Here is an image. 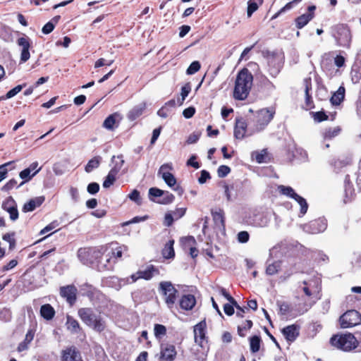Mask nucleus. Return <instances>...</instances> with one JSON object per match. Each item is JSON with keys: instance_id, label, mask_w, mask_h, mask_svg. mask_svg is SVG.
<instances>
[{"instance_id": "35", "label": "nucleus", "mask_w": 361, "mask_h": 361, "mask_svg": "<svg viewBox=\"0 0 361 361\" xmlns=\"http://www.w3.org/2000/svg\"><path fill=\"white\" fill-rule=\"evenodd\" d=\"M341 130L342 129L340 126H336L334 128L330 127L324 130L322 135L325 140H331L338 136L341 133Z\"/></svg>"}, {"instance_id": "23", "label": "nucleus", "mask_w": 361, "mask_h": 361, "mask_svg": "<svg viewBox=\"0 0 361 361\" xmlns=\"http://www.w3.org/2000/svg\"><path fill=\"white\" fill-rule=\"evenodd\" d=\"M84 287H85L83 289L85 290V295L90 299V301L94 302L97 300H99L104 297L103 293L93 286L85 283Z\"/></svg>"}, {"instance_id": "31", "label": "nucleus", "mask_w": 361, "mask_h": 361, "mask_svg": "<svg viewBox=\"0 0 361 361\" xmlns=\"http://www.w3.org/2000/svg\"><path fill=\"white\" fill-rule=\"evenodd\" d=\"M175 243L174 240H169L164 245V247L161 250L162 256L164 259H173L175 257V251L173 245Z\"/></svg>"}, {"instance_id": "40", "label": "nucleus", "mask_w": 361, "mask_h": 361, "mask_svg": "<svg viewBox=\"0 0 361 361\" xmlns=\"http://www.w3.org/2000/svg\"><path fill=\"white\" fill-rule=\"evenodd\" d=\"M25 86H26L25 83L16 86L15 87H13L11 90H9L5 95L0 97V101L4 100V99H10V98L14 97L18 92H20L23 90V88L25 87Z\"/></svg>"}, {"instance_id": "33", "label": "nucleus", "mask_w": 361, "mask_h": 361, "mask_svg": "<svg viewBox=\"0 0 361 361\" xmlns=\"http://www.w3.org/2000/svg\"><path fill=\"white\" fill-rule=\"evenodd\" d=\"M250 350L252 353H256L259 351L262 344V340L260 336L254 335L249 338Z\"/></svg>"}, {"instance_id": "20", "label": "nucleus", "mask_w": 361, "mask_h": 361, "mask_svg": "<svg viewBox=\"0 0 361 361\" xmlns=\"http://www.w3.org/2000/svg\"><path fill=\"white\" fill-rule=\"evenodd\" d=\"M121 120V114L115 112L106 118L103 123V127L107 130H113L119 126Z\"/></svg>"}, {"instance_id": "8", "label": "nucleus", "mask_w": 361, "mask_h": 361, "mask_svg": "<svg viewBox=\"0 0 361 361\" xmlns=\"http://www.w3.org/2000/svg\"><path fill=\"white\" fill-rule=\"evenodd\" d=\"M341 327L350 328L361 324V314L355 310H350L343 313L339 318Z\"/></svg>"}, {"instance_id": "53", "label": "nucleus", "mask_w": 361, "mask_h": 361, "mask_svg": "<svg viewBox=\"0 0 361 361\" xmlns=\"http://www.w3.org/2000/svg\"><path fill=\"white\" fill-rule=\"evenodd\" d=\"M231 172V168L226 165H221L217 169V174L219 178L226 177Z\"/></svg>"}, {"instance_id": "15", "label": "nucleus", "mask_w": 361, "mask_h": 361, "mask_svg": "<svg viewBox=\"0 0 361 361\" xmlns=\"http://www.w3.org/2000/svg\"><path fill=\"white\" fill-rule=\"evenodd\" d=\"M305 85V104L302 108L306 110H311L314 108V103L311 95L312 90V80L310 78L304 79Z\"/></svg>"}, {"instance_id": "30", "label": "nucleus", "mask_w": 361, "mask_h": 361, "mask_svg": "<svg viewBox=\"0 0 361 361\" xmlns=\"http://www.w3.org/2000/svg\"><path fill=\"white\" fill-rule=\"evenodd\" d=\"M345 87L343 86H340L338 90L333 94L330 99V102L332 104V105H340L345 99Z\"/></svg>"}, {"instance_id": "13", "label": "nucleus", "mask_w": 361, "mask_h": 361, "mask_svg": "<svg viewBox=\"0 0 361 361\" xmlns=\"http://www.w3.org/2000/svg\"><path fill=\"white\" fill-rule=\"evenodd\" d=\"M61 361H82V360L80 350L75 345H71L61 350Z\"/></svg>"}, {"instance_id": "50", "label": "nucleus", "mask_w": 361, "mask_h": 361, "mask_svg": "<svg viewBox=\"0 0 361 361\" xmlns=\"http://www.w3.org/2000/svg\"><path fill=\"white\" fill-rule=\"evenodd\" d=\"M5 211L9 214V218L11 221H15L18 219L19 213L17 205L14 207H8Z\"/></svg>"}, {"instance_id": "39", "label": "nucleus", "mask_w": 361, "mask_h": 361, "mask_svg": "<svg viewBox=\"0 0 361 361\" xmlns=\"http://www.w3.org/2000/svg\"><path fill=\"white\" fill-rule=\"evenodd\" d=\"M16 233L15 232L12 233H6L3 235L2 239L9 244V250H13L16 248Z\"/></svg>"}, {"instance_id": "49", "label": "nucleus", "mask_w": 361, "mask_h": 361, "mask_svg": "<svg viewBox=\"0 0 361 361\" xmlns=\"http://www.w3.org/2000/svg\"><path fill=\"white\" fill-rule=\"evenodd\" d=\"M311 114L312 116L314 121L318 123L327 121L329 118V116L324 111L311 112Z\"/></svg>"}, {"instance_id": "58", "label": "nucleus", "mask_w": 361, "mask_h": 361, "mask_svg": "<svg viewBox=\"0 0 361 361\" xmlns=\"http://www.w3.org/2000/svg\"><path fill=\"white\" fill-rule=\"evenodd\" d=\"M17 180L14 178L9 180L1 188L2 191L8 192L15 187H18Z\"/></svg>"}, {"instance_id": "46", "label": "nucleus", "mask_w": 361, "mask_h": 361, "mask_svg": "<svg viewBox=\"0 0 361 361\" xmlns=\"http://www.w3.org/2000/svg\"><path fill=\"white\" fill-rule=\"evenodd\" d=\"M278 190L281 194L289 197L292 199H294L295 195H297L295 190L290 186L281 185L278 187Z\"/></svg>"}, {"instance_id": "5", "label": "nucleus", "mask_w": 361, "mask_h": 361, "mask_svg": "<svg viewBox=\"0 0 361 361\" xmlns=\"http://www.w3.org/2000/svg\"><path fill=\"white\" fill-rule=\"evenodd\" d=\"M159 289L164 296V300L169 308H172L178 297V291L171 281H161L159 283Z\"/></svg>"}, {"instance_id": "56", "label": "nucleus", "mask_w": 361, "mask_h": 361, "mask_svg": "<svg viewBox=\"0 0 361 361\" xmlns=\"http://www.w3.org/2000/svg\"><path fill=\"white\" fill-rule=\"evenodd\" d=\"M59 226V223L57 220H54L49 223L47 226H46L43 229H42L39 232V234H44Z\"/></svg>"}, {"instance_id": "17", "label": "nucleus", "mask_w": 361, "mask_h": 361, "mask_svg": "<svg viewBox=\"0 0 361 361\" xmlns=\"http://www.w3.org/2000/svg\"><path fill=\"white\" fill-rule=\"evenodd\" d=\"M17 44L21 47L20 61L23 62L27 61L30 56L29 49L31 47V43L29 37L25 36L18 38Z\"/></svg>"}, {"instance_id": "44", "label": "nucleus", "mask_w": 361, "mask_h": 361, "mask_svg": "<svg viewBox=\"0 0 361 361\" xmlns=\"http://www.w3.org/2000/svg\"><path fill=\"white\" fill-rule=\"evenodd\" d=\"M101 157H94L92 159H90L87 165L85 166V170L87 173L91 172L94 169H97L99 167L100 164Z\"/></svg>"}, {"instance_id": "54", "label": "nucleus", "mask_w": 361, "mask_h": 361, "mask_svg": "<svg viewBox=\"0 0 361 361\" xmlns=\"http://www.w3.org/2000/svg\"><path fill=\"white\" fill-rule=\"evenodd\" d=\"M163 195H164V197L159 202V203L163 204H170L175 199L174 195L172 193L169 192V191H164V194Z\"/></svg>"}, {"instance_id": "64", "label": "nucleus", "mask_w": 361, "mask_h": 361, "mask_svg": "<svg viewBox=\"0 0 361 361\" xmlns=\"http://www.w3.org/2000/svg\"><path fill=\"white\" fill-rule=\"evenodd\" d=\"M87 192L91 195H94L97 193L99 190V185L97 183L93 182L90 183L87 185Z\"/></svg>"}, {"instance_id": "52", "label": "nucleus", "mask_w": 361, "mask_h": 361, "mask_svg": "<svg viewBox=\"0 0 361 361\" xmlns=\"http://www.w3.org/2000/svg\"><path fill=\"white\" fill-rule=\"evenodd\" d=\"M18 264V260L17 258L16 259H13L11 260H10L8 262H7L6 264H4L2 267H1V271L2 272H6V271H8L13 268H15Z\"/></svg>"}, {"instance_id": "10", "label": "nucleus", "mask_w": 361, "mask_h": 361, "mask_svg": "<svg viewBox=\"0 0 361 361\" xmlns=\"http://www.w3.org/2000/svg\"><path fill=\"white\" fill-rule=\"evenodd\" d=\"M65 326L67 331L71 334L77 335L78 337L81 338V340L86 338V334L83 328L81 326L79 322L73 317L67 314Z\"/></svg>"}, {"instance_id": "26", "label": "nucleus", "mask_w": 361, "mask_h": 361, "mask_svg": "<svg viewBox=\"0 0 361 361\" xmlns=\"http://www.w3.org/2000/svg\"><path fill=\"white\" fill-rule=\"evenodd\" d=\"M95 252V251H93V253ZM77 255L80 261L84 264H89L92 262L91 259L92 250L91 248L81 247L78 250Z\"/></svg>"}, {"instance_id": "28", "label": "nucleus", "mask_w": 361, "mask_h": 361, "mask_svg": "<svg viewBox=\"0 0 361 361\" xmlns=\"http://www.w3.org/2000/svg\"><path fill=\"white\" fill-rule=\"evenodd\" d=\"M344 187H345V202H350L355 196V189L353 188V185L350 180V176L348 174H347L345 177Z\"/></svg>"}, {"instance_id": "19", "label": "nucleus", "mask_w": 361, "mask_h": 361, "mask_svg": "<svg viewBox=\"0 0 361 361\" xmlns=\"http://www.w3.org/2000/svg\"><path fill=\"white\" fill-rule=\"evenodd\" d=\"M315 9V6H310L307 8L308 13H304L295 19V25L298 29L304 27L314 18Z\"/></svg>"}, {"instance_id": "27", "label": "nucleus", "mask_w": 361, "mask_h": 361, "mask_svg": "<svg viewBox=\"0 0 361 361\" xmlns=\"http://www.w3.org/2000/svg\"><path fill=\"white\" fill-rule=\"evenodd\" d=\"M35 334L34 329H30L25 334V339L20 342L17 348L18 352H23L28 349L30 343L32 341Z\"/></svg>"}, {"instance_id": "24", "label": "nucleus", "mask_w": 361, "mask_h": 361, "mask_svg": "<svg viewBox=\"0 0 361 361\" xmlns=\"http://www.w3.org/2000/svg\"><path fill=\"white\" fill-rule=\"evenodd\" d=\"M159 269L152 264L147 266L145 270L137 271V274H139L138 277H140V279H145L146 281L150 280L153 276L159 275Z\"/></svg>"}, {"instance_id": "14", "label": "nucleus", "mask_w": 361, "mask_h": 361, "mask_svg": "<svg viewBox=\"0 0 361 361\" xmlns=\"http://www.w3.org/2000/svg\"><path fill=\"white\" fill-rule=\"evenodd\" d=\"M300 326L299 324H293L288 325L281 329V333L288 343L296 341L300 336Z\"/></svg>"}, {"instance_id": "61", "label": "nucleus", "mask_w": 361, "mask_h": 361, "mask_svg": "<svg viewBox=\"0 0 361 361\" xmlns=\"http://www.w3.org/2000/svg\"><path fill=\"white\" fill-rule=\"evenodd\" d=\"M17 203L13 200L12 197H8L6 200H4L2 203V209L4 210L7 209L8 207H14V206H16Z\"/></svg>"}, {"instance_id": "6", "label": "nucleus", "mask_w": 361, "mask_h": 361, "mask_svg": "<svg viewBox=\"0 0 361 361\" xmlns=\"http://www.w3.org/2000/svg\"><path fill=\"white\" fill-rule=\"evenodd\" d=\"M274 117V113L267 109H262L257 111L252 118L255 129L259 132L265 128Z\"/></svg>"}, {"instance_id": "42", "label": "nucleus", "mask_w": 361, "mask_h": 361, "mask_svg": "<svg viewBox=\"0 0 361 361\" xmlns=\"http://www.w3.org/2000/svg\"><path fill=\"white\" fill-rule=\"evenodd\" d=\"M281 261H275L273 263L269 264L266 269V274L267 275H274L279 272L281 269Z\"/></svg>"}, {"instance_id": "4", "label": "nucleus", "mask_w": 361, "mask_h": 361, "mask_svg": "<svg viewBox=\"0 0 361 361\" xmlns=\"http://www.w3.org/2000/svg\"><path fill=\"white\" fill-rule=\"evenodd\" d=\"M330 343L334 348L345 352L355 349L359 345L357 338L350 333L333 335Z\"/></svg>"}, {"instance_id": "34", "label": "nucleus", "mask_w": 361, "mask_h": 361, "mask_svg": "<svg viewBox=\"0 0 361 361\" xmlns=\"http://www.w3.org/2000/svg\"><path fill=\"white\" fill-rule=\"evenodd\" d=\"M212 216L214 224L219 227H225V217L224 212L221 209H219L218 211H212Z\"/></svg>"}, {"instance_id": "48", "label": "nucleus", "mask_w": 361, "mask_h": 361, "mask_svg": "<svg viewBox=\"0 0 361 361\" xmlns=\"http://www.w3.org/2000/svg\"><path fill=\"white\" fill-rule=\"evenodd\" d=\"M190 91L191 87L189 84H186L185 85L182 87L180 93L181 98H178V103L179 104V105H182L183 104V102L185 101V98L188 97Z\"/></svg>"}, {"instance_id": "3", "label": "nucleus", "mask_w": 361, "mask_h": 361, "mask_svg": "<svg viewBox=\"0 0 361 361\" xmlns=\"http://www.w3.org/2000/svg\"><path fill=\"white\" fill-rule=\"evenodd\" d=\"M78 315L82 322L94 331L101 333L106 329L105 320L100 316H97L92 308L81 307L78 310Z\"/></svg>"}, {"instance_id": "60", "label": "nucleus", "mask_w": 361, "mask_h": 361, "mask_svg": "<svg viewBox=\"0 0 361 361\" xmlns=\"http://www.w3.org/2000/svg\"><path fill=\"white\" fill-rule=\"evenodd\" d=\"M128 197L130 198V200H131L132 201H134L137 204H141L140 194V192L137 190H136V189L133 190L128 195Z\"/></svg>"}, {"instance_id": "37", "label": "nucleus", "mask_w": 361, "mask_h": 361, "mask_svg": "<svg viewBox=\"0 0 361 361\" xmlns=\"http://www.w3.org/2000/svg\"><path fill=\"white\" fill-rule=\"evenodd\" d=\"M167 334L166 327L160 324H155L154 326V334L157 339L161 340Z\"/></svg>"}, {"instance_id": "18", "label": "nucleus", "mask_w": 361, "mask_h": 361, "mask_svg": "<svg viewBox=\"0 0 361 361\" xmlns=\"http://www.w3.org/2000/svg\"><path fill=\"white\" fill-rule=\"evenodd\" d=\"M247 123L243 117L235 118L234 126V137L235 139L242 140L245 137L247 133Z\"/></svg>"}, {"instance_id": "36", "label": "nucleus", "mask_w": 361, "mask_h": 361, "mask_svg": "<svg viewBox=\"0 0 361 361\" xmlns=\"http://www.w3.org/2000/svg\"><path fill=\"white\" fill-rule=\"evenodd\" d=\"M41 169V168L37 169L32 174H31V171H30V169H28L27 168L23 170L22 171L20 172L19 173V176L20 178H22L23 180V181H22L18 187H20L21 185H23L25 183L29 181L30 180H31V178L37 173L39 171V170Z\"/></svg>"}, {"instance_id": "59", "label": "nucleus", "mask_w": 361, "mask_h": 361, "mask_svg": "<svg viewBox=\"0 0 361 361\" xmlns=\"http://www.w3.org/2000/svg\"><path fill=\"white\" fill-rule=\"evenodd\" d=\"M13 161H8L0 165V182L6 178L8 173L7 166L11 164Z\"/></svg>"}, {"instance_id": "43", "label": "nucleus", "mask_w": 361, "mask_h": 361, "mask_svg": "<svg viewBox=\"0 0 361 361\" xmlns=\"http://www.w3.org/2000/svg\"><path fill=\"white\" fill-rule=\"evenodd\" d=\"M253 326V322L250 319H247L245 321L244 324L242 326H238L237 328L238 334L240 337H245V331L250 330Z\"/></svg>"}, {"instance_id": "9", "label": "nucleus", "mask_w": 361, "mask_h": 361, "mask_svg": "<svg viewBox=\"0 0 361 361\" xmlns=\"http://www.w3.org/2000/svg\"><path fill=\"white\" fill-rule=\"evenodd\" d=\"M334 36L340 46H350L351 41L350 32L345 25H338L335 27V32Z\"/></svg>"}, {"instance_id": "22", "label": "nucleus", "mask_w": 361, "mask_h": 361, "mask_svg": "<svg viewBox=\"0 0 361 361\" xmlns=\"http://www.w3.org/2000/svg\"><path fill=\"white\" fill-rule=\"evenodd\" d=\"M112 245L113 243L111 244V245ZM106 250H109L108 252L109 258L106 259L107 262H109L111 259H114L115 263L122 257L123 252L128 250V247L126 245L116 246V247L110 246Z\"/></svg>"}, {"instance_id": "16", "label": "nucleus", "mask_w": 361, "mask_h": 361, "mask_svg": "<svg viewBox=\"0 0 361 361\" xmlns=\"http://www.w3.org/2000/svg\"><path fill=\"white\" fill-rule=\"evenodd\" d=\"M124 160L121 159L119 163H116L113 168L111 169L108 175L106 176L103 183V187L105 188L112 185L116 180V176L123 166Z\"/></svg>"}, {"instance_id": "7", "label": "nucleus", "mask_w": 361, "mask_h": 361, "mask_svg": "<svg viewBox=\"0 0 361 361\" xmlns=\"http://www.w3.org/2000/svg\"><path fill=\"white\" fill-rule=\"evenodd\" d=\"M172 170V167L169 164H164L161 166L159 169L158 173L161 175L165 183L171 188L176 191H178L179 195L183 193L182 188L177 185L176 178L175 176L170 172Z\"/></svg>"}, {"instance_id": "45", "label": "nucleus", "mask_w": 361, "mask_h": 361, "mask_svg": "<svg viewBox=\"0 0 361 361\" xmlns=\"http://www.w3.org/2000/svg\"><path fill=\"white\" fill-rule=\"evenodd\" d=\"M180 243L184 249L190 248L195 246L197 242L195 238L192 235L183 237L180 238Z\"/></svg>"}, {"instance_id": "47", "label": "nucleus", "mask_w": 361, "mask_h": 361, "mask_svg": "<svg viewBox=\"0 0 361 361\" xmlns=\"http://www.w3.org/2000/svg\"><path fill=\"white\" fill-rule=\"evenodd\" d=\"M294 200L300 204V213L304 215L306 214L307 209H308V204L307 203V201L305 198L300 196L298 194L295 195V197H294Z\"/></svg>"}, {"instance_id": "25", "label": "nucleus", "mask_w": 361, "mask_h": 361, "mask_svg": "<svg viewBox=\"0 0 361 361\" xmlns=\"http://www.w3.org/2000/svg\"><path fill=\"white\" fill-rule=\"evenodd\" d=\"M195 297L192 294L183 295L179 300V305L180 308L185 310H192L195 305Z\"/></svg>"}, {"instance_id": "38", "label": "nucleus", "mask_w": 361, "mask_h": 361, "mask_svg": "<svg viewBox=\"0 0 361 361\" xmlns=\"http://www.w3.org/2000/svg\"><path fill=\"white\" fill-rule=\"evenodd\" d=\"M143 111V107L135 106L128 113L127 117L131 121H135L142 114Z\"/></svg>"}, {"instance_id": "57", "label": "nucleus", "mask_w": 361, "mask_h": 361, "mask_svg": "<svg viewBox=\"0 0 361 361\" xmlns=\"http://www.w3.org/2000/svg\"><path fill=\"white\" fill-rule=\"evenodd\" d=\"M148 219H149V216L147 215H145L143 216H135L134 218H133L130 221L123 222L122 224V226H128V225L131 224L139 223L140 221H145V220H147Z\"/></svg>"}, {"instance_id": "2", "label": "nucleus", "mask_w": 361, "mask_h": 361, "mask_svg": "<svg viewBox=\"0 0 361 361\" xmlns=\"http://www.w3.org/2000/svg\"><path fill=\"white\" fill-rule=\"evenodd\" d=\"M194 339L195 343L201 347L202 350L195 353L196 360L204 361L206 360L209 349L208 336H207V323L205 319L202 320L193 327Z\"/></svg>"}, {"instance_id": "41", "label": "nucleus", "mask_w": 361, "mask_h": 361, "mask_svg": "<svg viewBox=\"0 0 361 361\" xmlns=\"http://www.w3.org/2000/svg\"><path fill=\"white\" fill-rule=\"evenodd\" d=\"M262 2L263 0H250L247 2V16L250 17L252 13L257 10L259 6L261 5Z\"/></svg>"}, {"instance_id": "32", "label": "nucleus", "mask_w": 361, "mask_h": 361, "mask_svg": "<svg viewBox=\"0 0 361 361\" xmlns=\"http://www.w3.org/2000/svg\"><path fill=\"white\" fill-rule=\"evenodd\" d=\"M55 314V310L50 304L42 305L40 307V315L46 320L52 319Z\"/></svg>"}, {"instance_id": "12", "label": "nucleus", "mask_w": 361, "mask_h": 361, "mask_svg": "<svg viewBox=\"0 0 361 361\" xmlns=\"http://www.w3.org/2000/svg\"><path fill=\"white\" fill-rule=\"evenodd\" d=\"M177 357L176 346L171 343H161L160 345L159 357L163 361H174Z\"/></svg>"}, {"instance_id": "55", "label": "nucleus", "mask_w": 361, "mask_h": 361, "mask_svg": "<svg viewBox=\"0 0 361 361\" xmlns=\"http://www.w3.org/2000/svg\"><path fill=\"white\" fill-rule=\"evenodd\" d=\"M250 234L247 231H240L237 235V240L240 243H246L249 241Z\"/></svg>"}, {"instance_id": "62", "label": "nucleus", "mask_w": 361, "mask_h": 361, "mask_svg": "<svg viewBox=\"0 0 361 361\" xmlns=\"http://www.w3.org/2000/svg\"><path fill=\"white\" fill-rule=\"evenodd\" d=\"M185 212H186V208L181 207V208H176L175 210L171 211V212L172 213L175 219L178 220L185 215Z\"/></svg>"}, {"instance_id": "21", "label": "nucleus", "mask_w": 361, "mask_h": 361, "mask_svg": "<svg viewBox=\"0 0 361 361\" xmlns=\"http://www.w3.org/2000/svg\"><path fill=\"white\" fill-rule=\"evenodd\" d=\"M44 196L32 198L23 204L22 211L25 213L32 212L36 208L40 207L44 202Z\"/></svg>"}, {"instance_id": "1", "label": "nucleus", "mask_w": 361, "mask_h": 361, "mask_svg": "<svg viewBox=\"0 0 361 361\" xmlns=\"http://www.w3.org/2000/svg\"><path fill=\"white\" fill-rule=\"evenodd\" d=\"M253 85V75L248 69H240L237 74L233 92L235 100L243 101L247 98Z\"/></svg>"}, {"instance_id": "51", "label": "nucleus", "mask_w": 361, "mask_h": 361, "mask_svg": "<svg viewBox=\"0 0 361 361\" xmlns=\"http://www.w3.org/2000/svg\"><path fill=\"white\" fill-rule=\"evenodd\" d=\"M220 292L221 295L229 301L230 303L234 305L236 309H239L237 301L228 293V292H227L225 288H221Z\"/></svg>"}, {"instance_id": "11", "label": "nucleus", "mask_w": 361, "mask_h": 361, "mask_svg": "<svg viewBox=\"0 0 361 361\" xmlns=\"http://www.w3.org/2000/svg\"><path fill=\"white\" fill-rule=\"evenodd\" d=\"M59 293L70 306H73L76 302L78 289L75 285L71 284L60 287Z\"/></svg>"}, {"instance_id": "29", "label": "nucleus", "mask_w": 361, "mask_h": 361, "mask_svg": "<svg viewBox=\"0 0 361 361\" xmlns=\"http://www.w3.org/2000/svg\"><path fill=\"white\" fill-rule=\"evenodd\" d=\"M352 162V159L348 156H341L337 159H334L332 161V166H334V171L338 173V170L350 165Z\"/></svg>"}, {"instance_id": "63", "label": "nucleus", "mask_w": 361, "mask_h": 361, "mask_svg": "<svg viewBox=\"0 0 361 361\" xmlns=\"http://www.w3.org/2000/svg\"><path fill=\"white\" fill-rule=\"evenodd\" d=\"M350 75L354 83H357L361 78V69H351Z\"/></svg>"}]
</instances>
